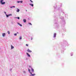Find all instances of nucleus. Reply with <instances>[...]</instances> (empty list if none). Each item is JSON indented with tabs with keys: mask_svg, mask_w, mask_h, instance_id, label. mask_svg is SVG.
<instances>
[{
	"mask_svg": "<svg viewBox=\"0 0 76 76\" xmlns=\"http://www.w3.org/2000/svg\"><path fill=\"white\" fill-rule=\"evenodd\" d=\"M14 35H15V36H16V35H17V34H14Z\"/></svg>",
	"mask_w": 76,
	"mask_h": 76,
	"instance_id": "17",
	"label": "nucleus"
},
{
	"mask_svg": "<svg viewBox=\"0 0 76 76\" xmlns=\"http://www.w3.org/2000/svg\"><path fill=\"white\" fill-rule=\"evenodd\" d=\"M17 3H20V1H18Z\"/></svg>",
	"mask_w": 76,
	"mask_h": 76,
	"instance_id": "23",
	"label": "nucleus"
},
{
	"mask_svg": "<svg viewBox=\"0 0 76 76\" xmlns=\"http://www.w3.org/2000/svg\"><path fill=\"white\" fill-rule=\"evenodd\" d=\"M11 49H13L14 48V47L12 46V45H11Z\"/></svg>",
	"mask_w": 76,
	"mask_h": 76,
	"instance_id": "7",
	"label": "nucleus"
},
{
	"mask_svg": "<svg viewBox=\"0 0 76 76\" xmlns=\"http://www.w3.org/2000/svg\"><path fill=\"white\" fill-rule=\"evenodd\" d=\"M5 13H6V12H5Z\"/></svg>",
	"mask_w": 76,
	"mask_h": 76,
	"instance_id": "29",
	"label": "nucleus"
},
{
	"mask_svg": "<svg viewBox=\"0 0 76 76\" xmlns=\"http://www.w3.org/2000/svg\"><path fill=\"white\" fill-rule=\"evenodd\" d=\"M35 74H32L31 75H30V76H35Z\"/></svg>",
	"mask_w": 76,
	"mask_h": 76,
	"instance_id": "10",
	"label": "nucleus"
},
{
	"mask_svg": "<svg viewBox=\"0 0 76 76\" xmlns=\"http://www.w3.org/2000/svg\"><path fill=\"white\" fill-rule=\"evenodd\" d=\"M20 39H22V37H20Z\"/></svg>",
	"mask_w": 76,
	"mask_h": 76,
	"instance_id": "20",
	"label": "nucleus"
},
{
	"mask_svg": "<svg viewBox=\"0 0 76 76\" xmlns=\"http://www.w3.org/2000/svg\"><path fill=\"white\" fill-rule=\"evenodd\" d=\"M56 37V34L54 33V37Z\"/></svg>",
	"mask_w": 76,
	"mask_h": 76,
	"instance_id": "6",
	"label": "nucleus"
},
{
	"mask_svg": "<svg viewBox=\"0 0 76 76\" xmlns=\"http://www.w3.org/2000/svg\"><path fill=\"white\" fill-rule=\"evenodd\" d=\"M19 11H20V10L19 9H17V12H19Z\"/></svg>",
	"mask_w": 76,
	"mask_h": 76,
	"instance_id": "9",
	"label": "nucleus"
},
{
	"mask_svg": "<svg viewBox=\"0 0 76 76\" xmlns=\"http://www.w3.org/2000/svg\"><path fill=\"white\" fill-rule=\"evenodd\" d=\"M20 2L21 3H23V1H20Z\"/></svg>",
	"mask_w": 76,
	"mask_h": 76,
	"instance_id": "21",
	"label": "nucleus"
},
{
	"mask_svg": "<svg viewBox=\"0 0 76 76\" xmlns=\"http://www.w3.org/2000/svg\"><path fill=\"white\" fill-rule=\"evenodd\" d=\"M29 67H31V66H29Z\"/></svg>",
	"mask_w": 76,
	"mask_h": 76,
	"instance_id": "27",
	"label": "nucleus"
},
{
	"mask_svg": "<svg viewBox=\"0 0 76 76\" xmlns=\"http://www.w3.org/2000/svg\"><path fill=\"white\" fill-rule=\"evenodd\" d=\"M26 12H27V10H26Z\"/></svg>",
	"mask_w": 76,
	"mask_h": 76,
	"instance_id": "28",
	"label": "nucleus"
},
{
	"mask_svg": "<svg viewBox=\"0 0 76 76\" xmlns=\"http://www.w3.org/2000/svg\"><path fill=\"white\" fill-rule=\"evenodd\" d=\"M26 54L28 56V57H30V55L28 53H26Z\"/></svg>",
	"mask_w": 76,
	"mask_h": 76,
	"instance_id": "8",
	"label": "nucleus"
},
{
	"mask_svg": "<svg viewBox=\"0 0 76 76\" xmlns=\"http://www.w3.org/2000/svg\"><path fill=\"white\" fill-rule=\"evenodd\" d=\"M16 18H17L18 19H20L19 17Z\"/></svg>",
	"mask_w": 76,
	"mask_h": 76,
	"instance_id": "18",
	"label": "nucleus"
},
{
	"mask_svg": "<svg viewBox=\"0 0 76 76\" xmlns=\"http://www.w3.org/2000/svg\"><path fill=\"white\" fill-rule=\"evenodd\" d=\"M23 22L25 23L26 22V19H23Z\"/></svg>",
	"mask_w": 76,
	"mask_h": 76,
	"instance_id": "4",
	"label": "nucleus"
},
{
	"mask_svg": "<svg viewBox=\"0 0 76 76\" xmlns=\"http://www.w3.org/2000/svg\"><path fill=\"white\" fill-rule=\"evenodd\" d=\"M31 70L33 72H34V69L31 68Z\"/></svg>",
	"mask_w": 76,
	"mask_h": 76,
	"instance_id": "13",
	"label": "nucleus"
},
{
	"mask_svg": "<svg viewBox=\"0 0 76 76\" xmlns=\"http://www.w3.org/2000/svg\"><path fill=\"white\" fill-rule=\"evenodd\" d=\"M27 51H28V52L29 53H31V52H32V51L29 50V49H28V50H27Z\"/></svg>",
	"mask_w": 76,
	"mask_h": 76,
	"instance_id": "2",
	"label": "nucleus"
},
{
	"mask_svg": "<svg viewBox=\"0 0 76 76\" xmlns=\"http://www.w3.org/2000/svg\"><path fill=\"white\" fill-rule=\"evenodd\" d=\"M9 15V16H12V14H10Z\"/></svg>",
	"mask_w": 76,
	"mask_h": 76,
	"instance_id": "24",
	"label": "nucleus"
},
{
	"mask_svg": "<svg viewBox=\"0 0 76 76\" xmlns=\"http://www.w3.org/2000/svg\"><path fill=\"white\" fill-rule=\"evenodd\" d=\"M29 5H30V6H32V7H34V4H29Z\"/></svg>",
	"mask_w": 76,
	"mask_h": 76,
	"instance_id": "5",
	"label": "nucleus"
},
{
	"mask_svg": "<svg viewBox=\"0 0 76 76\" xmlns=\"http://www.w3.org/2000/svg\"><path fill=\"white\" fill-rule=\"evenodd\" d=\"M9 15H7V18H9Z\"/></svg>",
	"mask_w": 76,
	"mask_h": 76,
	"instance_id": "15",
	"label": "nucleus"
},
{
	"mask_svg": "<svg viewBox=\"0 0 76 76\" xmlns=\"http://www.w3.org/2000/svg\"><path fill=\"white\" fill-rule=\"evenodd\" d=\"M30 1H31V3H33V2L32 1V0H30Z\"/></svg>",
	"mask_w": 76,
	"mask_h": 76,
	"instance_id": "16",
	"label": "nucleus"
},
{
	"mask_svg": "<svg viewBox=\"0 0 76 76\" xmlns=\"http://www.w3.org/2000/svg\"><path fill=\"white\" fill-rule=\"evenodd\" d=\"M2 37H5V35H6V34L4 33L2 34Z\"/></svg>",
	"mask_w": 76,
	"mask_h": 76,
	"instance_id": "3",
	"label": "nucleus"
},
{
	"mask_svg": "<svg viewBox=\"0 0 76 76\" xmlns=\"http://www.w3.org/2000/svg\"><path fill=\"white\" fill-rule=\"evenodd\" d=\"M12 7H14V8H15V6H12Z\"/></svg>",
	"mask_w": 76,
	"mask_h": 76,
	"instance_id": "22",
	"label": "nucleus"
},
{
	"mask_svg": "<svg viewBox=\"0 0 76 76\" xmlns=\"http://www.w3.org/2000/svg\"><path fill=\"white\" fill-rule=\"evenodd\" d=\"M18 25H20V26H22V24H20L19 23H18Z\"/></svg>",
	"mask_w": 76,
	"mask_h": 76,
	"instance_id": "11",
	"label": "nucleus"
},
{
	"mask_svg": "<svg viewBox=\"0 0 76 76\" xmlns=\"http://www.w3.org/2000/svg\"><path fill=\"white\" fill-rule=\"evenodd\" d=\"M17 34H18V33H17Z\"/></svg>",
	"mask_w": 76,
	"mask_h": 76,
	"instance_id": "30",
	"label": "nucleus"
},
{
	"mask_svg": "<svg viewBox=\"0 0 76 76\" xmlns=\"http://www.w3.org/2000/svg\"><path fill=\"white\" fill-rule=\"evenodd\" d=\"M10 8H13V7H12V6L11 7H10Z\"/></svg>",
	"mask_w": 76,
	"mask_h": 76,
	"instance_id": "25",
	"label": "nucleus"
},
{
	"mask_svg": "<svg viewBox=\"0 0 76 76\" xmlns=\"http://www.w3.org/2000/svg\"><path fill=\"white\" fill-rule=\"evenodd\" d=\"M30 69H28V72H30V74H31V75H32V72H30Z\"/></svg>",
	"mask_w": 76,
	"mask_h": 76,
	"instance_id": "12",
	"label": "nucleus"
},
{
	"mask_svg": "<svg viewBox=\"0 0 76 76\" xmlns=\"http://www.w3.org/2000/svg\"><path fill=\"white\" fill-rule=\"evenodd\" d=\"M7 33L9 34H10V32L9 31H8Z\"/></svg>",
	"mask_w": 76,
	"mask_h": 76,
	"instance_id": "14",
	"label": "nucleus"
},
{
	"mask_svg": "<svg viewBox=\"0 0 76 76\" xmlns=\"http://www.w3.org/2000/svg\"><path fill=\"white\" fill-rule=\"evenodd\" d=\"M3 0H1V4H5V2H3Z\"/></svg>",
	"mask_w": 76,
	"mask_h": 76,
	"instance_id": "1",
	"label": "nucleus"
},
{
	"mask_svg": "<svg viewBox=\"0 0 76 76\" xmlns=\"http://www.w3.org/2000/svg\"><path fill=\"white\" fill-rule=\"evenodd\" d=\"M29 24L30 25H32V24H31V23H29Z\"/></svg>",
	"mask_w": 76,
	"mask_h": 76,
	"instance_id": "26",
	"label": "nucleus"
},
{
	"mask_svg": "<svg viewBox=\"0 0 76 76\" xmlns=\"http://www.w3.org/2000/svg\"><path fill=\"white\" fill-rule=\"evenodd\" d=\"M26 45L27 47H28V44H26Z\"/></svg>",
	"mask_w": 76,
	"mask_h": 76,
	"instance_id": "19",
	"label": "nucleus"
}]
</instances>
